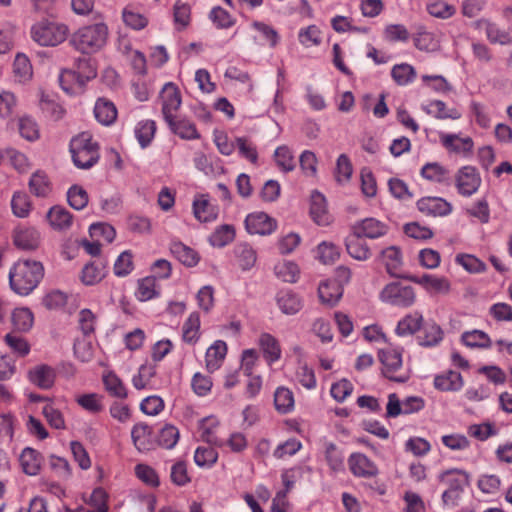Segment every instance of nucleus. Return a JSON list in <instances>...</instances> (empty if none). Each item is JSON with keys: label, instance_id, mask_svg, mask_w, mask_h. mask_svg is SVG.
<instances>
[{"label": "nucleus", "instance_id": "obj_1", "mask_svg": "<svg viewBox=\"0 0 512 512\" xmlns=\"http://www.w3.org/2000/svg\"><path fill=\"white\" fill-rule=\"evenodd\" d=\"M44 276V267L35 260H18L9 272L11 289L21 295H29Z\"/></svg>", "mask_w": 512, "mask_h": 512}, {"label": "nucleus", "instance_id": "obj_2", "mask_svg": "<svg viewBox=\"0 0 512 512\" xmlns=\"http://www.w3.org/2000/svg\"><path fill=\"white\" fill-rule=\"evenodd\" d=\"M107 26L103 23L84 26L74 32L69 43L82 54L90 55L98 52L106 43Z\"/></svg>", "mask_w": 512, "mask_h": 512}, {"label": "nucleus", "instance_id": "obj_3", "mask_svg": "<svg viewBox=\"0 0 512 512\" xmlns=\"http://www.w3.org/2000/svg\"><path fill=\"white\" fill-rule=\"evenodd\" d=\"M68 27L56 21L42 19L32 25L30 34L33 41L43 47H55L68 36Z\"/></svg>", "mask_w": 512, "mask_h": 512}, {"label": "nucleus", "instance_id": "obj_4", "mask_svg": "<svg viewBox=\"0 0 512 512\" xmlns=\"http://www.w3.org/2000/svg\"><path fill=\"white\" fill-rule=\"evenodd\" d=\"M70 151L74 164L81 169L91 168L99 159L98 144L92 141L88 132H83L71 140Z\"/></svg>", "mask_w": 512, "mask_h": 512}, {"label": "nucleus", "instance_id": "obj_5", "mask_svg": "<svg viewBox=\"0 0 512 512\" xmlns=\"http://www.w3.org/2000/svg\"><path fill=\"white\" fill-rule=\"evenodd\" d=\"M96 76L97 70L92 60L89 58H78L75 62V70H62L59 75V82L63 90L69 92L71 87L66 86V82L75 81L79 87H82Z\"/></svg>", "mask_w": 512, "mask_h": 512}, {"label": "nucleus", "instance_id": "obj_6", "mask_svg": "<svg viewBox=\"0 0 512 512\" xmlns=\"http://www.w3.org/2000/svg\"><path fill=\"white\" fill-rule=\"evenodd\" d=\"M380 299L390 305L407 308L415 303L416 294L412 286L392 282L380 292Z\"/></svg>", "mask_w": 512, "mask_h": 512}, {"label": "nucleus", "instance_id": "obj_7", "mask_svg": "<svg viewBox=\"0 0 512 512\" xmlns=\"http://www.w3.org/2000/svg\"><path fill=\"white\" fill-rule=\"evenodd\" d=\"M379 360L383 365L382 373L391 381L404 383L409 379V373L403 370L402 353L395 349H381Z\"/></svg>", "mask_w": 512, "mask_h": 512}, {"label": "nucleus", "instance_id": "obj_8", "mask_svg": "<svg viewBox=\"0 0 512 512\" xmlns=\"http://www.w3.org/2000/svg\"><path fill=\"white\" fill-rule=\"evenodd\" d=\"M455 185L460 195L470 197L479 189L481 177L476 168L464 166L455 175Z\"/></svg>", "mask_w": 512, "mask_h": 512}, {"label": "nucleus", "instance_id": "obj_9", "mask_svg": "<svg viewBox=\"0 0 512 512\" xmlns=\"http://www.w3.org/2000/svg\"><path fill=\"white\" fill-rule=\"evenodd\" d=\"M405 279L421 285L428 293L434 295H448L451 291L450 281L442 276L423 274L422 276L408 275Z\"/></svg>", "mask_w": 512, "mask_h": 512}, {"label": "nucleus", "instance_id": "obj_10", "mask_svg": "<svg viewBox=\"0 0 512 512\" xmlns=\"http://www.w3.org/2000/svg\"><path fill=\"white\" fill-rule=\"evenodd\" d=\"M160 99L164 120L175 116L182 103L178 87L172 82L166 83L160 92Z\"/></svg>", "mask_w": 512, "mask_h": 512}, {"label": "nucleus", "instance_id": "obj_11", "mask_svg": "<svg viewBox=\"0 0 512 512\" xmlns=\"http://www.w3.org/2000/svg\"><path fill=\"white\" fill-rule=\"evenodd\" d=\"M416 206L422 214L431 217H444L452 212L451 203L441 197H423Z\"/></svg>", "mask_w": 512, "mask_h": 512}, {"label": "nucleus", "instance_id": "obj_12", "mask_svg": "<svg viewBox=\"0 0 512 512\" xmlns=\"http://www.w3.org/2000/svg\"><path fill=\"white\" fill-rule=\"evenodd\" d=\"M27 378L33 385L42 390H49L54 386L56 380V371L47 364H39L30 368L27 372Z\"/></svg>", "mask_w": 512, "mask_h": 512}, {"label": "nucleus", "instance_id": "obj_13", "mask_svg": "<svg viewBox=\"0 0 512 512\" xmlns=\"http://www.w3.org/2000/svg\"><path fill=\"white\" fill-rule=\"evenodd\" d=\"M250 234L268 235L276 228V221L264 212L251 213L245 219Z\"/></svg>", "mask_w": 512, "mask_h": 512}, {"label": "nucleus", "instance_id": "obj_14", "mask_svg": "<svg viewBox=\"0 0 512 512\" xmlns=\"http://www.w3.org/2000/svg\"><path fill=\"white\" fill-rule=\"evenodd\" d=\"M350 471L357 477L371 478L378 474V468L366 455L353 453L348 459Z\"/></svg>", "mask_w": 512, "mask_h": 512}, {"label": "nucleus", "instance_id": "obj_15", "mask_svg": "<svg viewBox=\"0 0 512 512\" xmlns=\"http://www.w3.org/2000/svg\"><path fill=\"white\" fill-rule=\"evenodd\" d=\"M352 231L361 237L376 239L387 233L388 226L375 218H366L355 223L352 226Z\"/></svg>", "mask_w": 512, "mask_h": 512}, {"label": "nucleus", "instance_id": "obj_16", "mask_svg": "<svg viewBox=\"0 0 512 512\" xmlns=\"http://www.w3.org/2000/svg\"><path fill=\"white\" fill-rule=\"evenodd\" d=\"M28 188L35 197L48 198L52 193L53 185L45 171L36 170L29 179Z\"/></svg>", "mask_w": 512, "mask_h": 512}, {"label": "nucleus", "instance_id": "obj_17", "mask_svg": "<svg viewBox=\"0 0 512 512\" xmlns=\"http://www.w3.org/2000/svg\"><path fill=\"white\" fill-rule=\"evenodd\" d=\"M417 336V341L420 346L434 347L438 345L444 336L442 328L433 321L423 322Z\"/></svg>", "mask_w": 512, "mask_h": 512}, {"label": "nucleus", "instance_id": "obj_18", "mask_svg": "<svg viewBox=\"0 0 512 512\" xmlns=\"http://www.w3.org/2000/svg\"><path fill=\"white\" fill-rule=\"evenodd\" d=\"M134 446L139 452H147L152 449V428L146 423L134 425L131 431Z\"/></svg>", "mask_w": 512, "mask_h": 512}, {"label": "nucleus", "instance_id": "obj_19", "mask_svg": "<svg viewBox=\"0 0 512 512\" xmlns=\"http://www.w3.org/2000/svg\"><path fill=\"white\" fill-rule=\"evenodd\" d=\"M440 141L450 152L462 154L463 156H467L473 148V141L470 137L461 138L455 134H441Z\"/></svg>", "mask_w": 512, "mask_h": 512}, {"label": "nucleus", "instance_id": "obj_20", "mask_svg": "<svg viewBox=\"0 0 512 512\" xmlns=\"http://www.w3.org/2000/svg\"><path fill=\"white\" fill-rule=\"evenodd\" d=\"M39 243L40 234L34 228L24 227L14 232V244L22 250H35Z\"/></svg>", "mask_w": 512, "mask_h": 512}, {"label": "nucleus", "instance_id": "obj_21", "mask_svg": "<svg viewBox=\"0 0 512 512\" xmlns=\"http://www.w3.org/2000/svg\"><path fill=\"white\" fill-rule=\"evenodd\" d=\"M356 232H353L346 238V250L348 254L356 260L365 261L369 259L371 253L367 243Z\"/></svg>", "mask_w": 512, "mask_h": 512}, {"label": "nucleus", "instance_id": "obj_22", "mask_svg": "<svg viewBox=\"0 0 512 512\" xmlns=\"http://www.w3.org/2000/svg\"><path fill=\"white\" fill-rule=\"evenodd\" d=\"M171 131L182 139L193 140L200 138L194 123L187 119H176L175 116L165 120Z\"/></svg>", "mask_w": 512, "mask_h": 512}, {"label": "nucleus", "instance_id": "obj_23", "mask_svg": "<svg viewBox=\"0 0 512 512\" xmlns=\"http://www.w3.org/2000/svg\"><path fill=\"white\" fill-rule=\"evenodd\" d=\"M227 354V345L222 340L215 341L206 351V368L214 372L221 366Z\"/></svg>", "mask_w": 512, "mask_h": 512}, {"label": "nucleus", "instance_id": "obj_24", "mask_svg": "<svg viewBox=\"0 0 512 512\" xmlns=\"http://www.w3.org/2000/svg\"><path fill=\"white\" fill-rule=\"evenodd\" d=\"M94 115L98 122L109 126L117 118V109L112 101L106 98H99L94 106Z\"/></svg>", "mask_w": 512, "mask_h": 512}, {"label": "nucleus", "instance_id": "obj_25", "mask_svg": "<svg viewBox=\"0 0 512 512\" xmlns=\"http://www.w3.org/2000/svg\"><path fill=\"white\" fill-rule=\"evenodd\" d=\"M259 345L268 364H272L281 358L280 344L271 334H261L259 338Z\"/></svg>", "mask_w": 512, "mask_h": 512}, {"label": "nucleus", "instance_id": "obj_26", "mask_svg": "<svg viewBox=\"0 0 512 512\" xmlns=\"http://www.w3.org/2000/svg\"><path fill=\"white\" fill-rule=\"evenodd\" d=\"M310 214L318 225H328L331 221L326 207V200L319 192H314L311 196Z\"/></svg>", "mask_w": 512, "mask_h": 512}, {"label": "nucleus", "instance_id": "obj_27", "mask_svg": "<svg viewBox=\"0 0 512 512\" xmlns=\"http://www.w3.org/2000/svg\"><path fill=\"white\" fill-rule=\"evenodd\" d=\"M20 464L24 473L30 476L37 475L41 468V454L33 448L26 447L20 455Z\"/></svg>", "mask_w": 512, "mask_h": 512}, {"label": "nucleus", "instance_id": "obj_28", "mask_svg": "<svg viewBox=\"0 0 512 512\" xmlns=\"http://www.w3.org/2000/svg\"><path fill=\"white\" fill-rule=\"evenodd\" d=\"M106 264L102 260L87 263L81 272V281L85 285H94L105 277Z\"/></svg>", "mask_w": 512, "mask_h": 512}, {"label": "nucleus", "instance_id": "obj_29", "mask_svg": "<svg viewBox=\"0 0 512 512\" xmlns=\"http://www.w3.org/2000/svg\"><path fill=\"white\" fill-rule=\"evenodd\" d=\"M440 480L448 486L447 489L462 493L469 484V475L463 470L452 469L442 473Z\"/></svg>", "mask_w": 512, "mask_h": 512}, {"label": "nucleus", "instance_id": "obj_30", "mask_svg": "<svg viewBox=\"0 0 512 512\" xmlns=\"http://www.w3.org/2000/svg\"><path fill=\"white\" fill-rule=\"evenodd\" d=\"M343 294L342 286L336 281H325L318 287V295L322 303L333 306Z\"/></svg>", "mask_w": 512, "mask_h": 512}, {"label": "nucleus", "instance_id": "obj_31", "mask_svg": "<svg viewBox=\"0 0 512 512\" xmlns=\"http://www.w3.org/2000/svg\"><path fill=\"white\" fill-rule=\"evenodd\" d=\"M170 251L179 262L187 267H193L199 261L198 254L180 241H172Z\"/></svg>", "mask_w": 512, "mask_h": 512}, {"label": "nucleus", "instance_id": "obj_32", "mask_svg": "<svg viewBox=\"0 0 512 512\" xmlns=\"http://www.w3.org/2000/svg\"><path fill=\"white\" fill-rule=\"evenodd\" d=\"M383 263L386 267V271L389 275L393 277H403L398 274L401 266H402V256L401 251L396 246H390L384 249L381 253Z\"/></svg>", "mask_w": 512, "mask_h": 512}, {"label": "nucleus", "instance_id": "obj_33", "mask_svg": "<svg viewBox=\"0 0 512 512\" xmlns=\"http://www.w3.org/2000/svg\"><path fill=\"white\" fill-rule=\"evenodd\" d=\"M423 316L420 312H413L403 317L397 324L395 332L398 336L413 335L420 330Z\"/></svg>", "mask_w": 512, "mask_h": 512}, {"label": "nucleus", "instance_id": "obj_34", "mask_svg": "<svg viewBox=\"0 0 512 512\" xmlns=\"http://www.w3.org/2000/svg\"><path fill=\"white\" fill-rule=\"evenodd\" d=\"M279 309L287 315H294L302 308L301 299L291 291H281L277 296Z\"/></svg>", "mask_w": 512, "mask_h": 512}, {"label": "nucleus", "instance_id": "obj_35", "mask_svg": "<svg viewBox=\"0 0 512 512\" xmlns=\"http://www.w3.org/2000/svg\"><path fill=\"white\" fill-rule=\"evenodd\" d=\"M434 386L441 391H457L462 388L463 380L459 372L449 371L434 379Z\"/></svg>", "mask_w": 512, "mask_h": 512}, {"label": "nucleus", "instance_id": "obj_36", "mask_svg": "<svg viewBox=\"0 0 512 512\" xmlns=\"http://www.w3.org/2000/svg\"><path fill=\"white\" fill-rule=\"evenodd\" d=\"M193 213L199 221L211 222L217 218L218 210L204 196H201L193 202Z\"/></svg>", "mask_w": 512, "mask_h": 512}, {"label": "nucleus", "instance_id": "obj_37", "mask_svg": "<svg viewBox=\"0 0 512 512\" xmlns=\"http://www.w3.org/2000/svg\"><path fill=\"white\" fill-rule=\"evenodd\" d=\"M50 225L55 229H66L72 224V214L61 206L52 207L47 213Z\"/></svg>", "mask_w": 512, "mask_h": 512}, {"label": "nucleus", "instance_id": "obj_38", "mask_svg": "<svg viewBox=\"0 0 512 512\" xmlns=\"http://www.w3.org/2000/svg\"><path fill=\"white\" fill-rule=\"evenodd\" d=\"M421 176L432 182L445 183L449 180V171L439 163L432 162L422 167Z\"/></svg>", "mask_w": 512, "mask_h": 512}, {"label": "nucleus", "instance_id": "obj_39", "mask_svg": "<svg viewBox=\"0 0 512 512\" xmlns=\"http://www.w3.org/2000/svg\"><path fill=\"white\" fill-rule=\"evenodd\" d=\"M274 404L279 413L291 412L294 408L293 392L286 387H278L274 393Z\"/></svg>", "mask_w": 512, "mask_h": 512}, {"label": "nucleus", "instance_id": "obj_40", "mask_svg": "<svg viewBox=\"0 0 512 512\" xmlns=\"http://www.w3.org/2000/svg\"><path fill=\"white\" fill-rule=\"evenodd\" d=\"M200 316L198 312H193L184 322L182 328V338L189 344H195L199 339Z\"/></svg>", "mask_w": 512, "mask_h": 512}, {"label": "nucleus", "instance_id": "obj_41", "mask_svg": "<svg viewBox=\"0 0 512 512\" xmlns=\"http://www.w3.org/2000/svg\"><path fill=\"white\" fill-rule=\"evenodd\" d=\"M464 345L471 348H487L491 345L490 337L481 330L466 331L461 336Z\"/></svg>", "mask_w": 512, "mask_h": 512}, {"label": "nucleus", "instance_id": "obj_42", "mask_svg": "<svg viewBox=\"0 0 512 512\" xmlns=\"http://www.w3.org/2000/svg\"><path fill=\"white\" fill-rule=\"evenodd\" d=\"M156 132V123L153 120H144L137 124L135 136L142 148L147 147Z\"/></svg>", "mask_w": 512, "mask_h": 512}, {"label": "nucleus", "instance_id": "obj_43", "mask_svg": "<svg viewBox=\"0 0 512 512\" xmlns=\"http://www.w3.org/2000/svg\"><path fill=\"white\" fill-rule=\"evenodd\" d=\"M33 313L28 308H17L12 313V323L16 330L27 332L33 325Z\"/></svg>", "mask_w": 512, "mask_h": 512}, {"label": "nucleus", "instance_id": "obj_44", "mask_svg": "<svg viewBox=\"0 0 512 512\" xmlns=\"http://www.w3.org/2000/svg\"><path fill=\"white\" fill-rule=\"evenodd\" d=\"M274 158L277 166L283 172L293 171L296 167V161L289 147L283 145L279 146L274 153Z\"/></svg>", "mask_w": 512, "mask_h": 512}, {"label": "nucleus", "instance_id": "obj_45", "mask_svg": "<svg viewBox=\"0 0 512 512\" xmlns=\"http://www.w3.org/2000/svg\"><path fill=\"white\" fill-rule=\"evenodd\" d=\"M31 201L25 192H15L11 200L12 211L15 216L24 218L27 217L31 210Z\"/></svg>", "mask_w": 512, "mask_h": 512}, {"label": "nucleus", "instance_id": "obj_46", "mask_svg": "<svg viewBox=\"0 0 512 512\" xmlns=\"http://www.w3.org/2000/svg\"><path fill=\"white\" fill-rule=\"evenodd\" d=\"M391 76L398 85H407L414 80L416 72L411 65L402 63L392 68Z\"/></svg>", "mask_w": 512, "mask_h": 512}, {"label": "nucleus", "instance_id": "obj_47", "mask_svg": "<svg viewBox=\"0 0 512 512\" xmlns=\"http://www.w3.org/2000/svg\"><path fill=\"white\" fill-rule=\"evenodd\" d=\"M67 200L69 205L75 210H82L88 204V194L86 190L79 186L73 185L67 192Z\"/></svg>", "mask_w": 512, "mask_h": 512}, {"label": "nucleus", "instance_id": "obj_48", "mask_svg": "<svg viewBox=\"0 0 512 512\" xmlns=\"http://www.w3.org/2000/svg\"><path fill=\"white\" fill-rule=\"evenodd\" d=\"M276 276L284 282L294 283L299 276V268L297 264L291 261L279 263L274 268Z\"/></svg>", "mask_w": 512, "mask_h": 512}, {"label": "nucleus", "instance_id": "obj_49", "mask_svg": "<svg viewBox=\"0 0 512 512\" xmlns=\"http://www.w3.org/2000/svg\"><path fill=\"white\" fill-rule=\"evenodd\" d=\"M179 437V430L171 424H166L159 431L158 444L165 449H172L177 444Z\"/></svg>", "mask_w": 512, "mask_h": 512}, {"label": "nucleus", "instance_id": "obj_50", "mask_svg": "<svg viewBox=\"0 0 512 512\" xmlns=\"http://www.w3.org/2000/svg\"><path fill=\"white\" fill-rule=\"evenodd\" d=\"M105 389L110 395L117 398H126L127 391L120 378L114 373H108L103 376Z\"/></svg>", "mask_w": 512, "mask_h": 512}, {"label": "nucleus", "instance_id": "obj_51", "mask_svg": "<svg viewBox=\"0 0 512 512\" xmlns=\"http://www.w3.org/2000/svg\"><path fill=\"white\" fill-rule=\"evenodd\" d=\"M235 237V229L232 225H222L210 236V243L215 247H223L232 242Z\"/></svg>", "mask_w": 512, "mask_h": 512}, {"label": "nucleus", "instance_id": "obj_52", "mask_svg": "<svg viewBox=\"0 0 512 512\" xmlns=\"http://www.w3.org/2000/svg\"><path fill=\"white\" fill-rule=\"evenodd\" d=\"M134 269L133 254L131 251L126 250L122 252L114 263V274L118 277H125L129 275Z\"/></svg>", "mask_w": 512, "mask_h": 512}, {"label": "nucleus", "instance_id": "obj_53", "mask_svg": "<svg viewBox=\"0 0 512 512\" xmlns=\"http://www.w3.org/2000/svg\"><path fill=\"white\" fill-rule=\"evenodd\" d=\"M236 148L241 157L256 164L258 160V152L256 145L246 137H237L235 139Z\"/></svg>", "mask_w": 512, "mask_h": 512}, {"label": "nucleus", "instance_id": "obj_54", "mask_svg": "<svg viewBox=\"0 0 512 512\" xmlns=\"http://www.w3.org/2000/svg\"><path fill=\"white\" fill-rule=\"evenodd\" d=\"M157 295L155 277H145L138 281L136 296L140 301H148Z\"/></svg>", "mask_w": 512, "mask_h": 512}, {"label": "nucleus", "instance_id": "obj_55", "mask_svg": "<svg viewBox=\"0 0 512 512\" xmlns=\"http://www.w3.org/2000/svg\"><path fill=\"white\" fill-rule=\"evenodd\" d=\"M238 263L243 270H248L254 266L256 262V252L248 244H240L235 250Z\"/></svg>", "mask_w": 512, "mask_h": 512}, {"label": "nucleus", "instance_id": "obj_56", "mask_svg": "<svg viewBox=\"0 0 512 512\" xmlns=\"http://www.w3.org/2000/svg\"><path fill=\"white\" fill-rule=\"evenodd\" d=\"M156 375V367L151 364H143L138 370V374L133 376L132 383L137 390L148 386L151 379Z\"/></svg>", "mask_w": 512, "mask_h": 512}, {"label": "nucleus", "instance_id": "obj_57", "mask_svg": "<svg viewBox=\"0 0 512 512\" xmlns=\"http://www.w3.org/2000/svg\"><path fill=\"white\" fill-rule=\"evenodd\" d=\"M190 16V6L180 0L176 1L173 7V17L178 30H182L189 25Z\"/></svg>", "mask_w": 512, "mask_h": 512}, {"label": "nucleus", "instance_id": "obj_58", "mask_svg": "<svg viewBox=\"0 0 512 512\" xmlns=\"http://www.w3.org/2000/svg\"><path fill=\"white\" fill-rule=\"evenodd\" d=\"M325 458L333 471L344 469V456L334 443H328L326 445Z\"/></svg>", "mask_w": 512, "mask_h": 512}, {"label": "nucleus", "instance_id": "obj_59", "mask_svg": "<svg viewBox=\"0 0 512 512\" xmlns=\"http://www.w3.org/2000/svg\"><path fill=\"white\" fill-rule=\"evenodd\" d=\"M76 401L83 409L90 413H98L103 410L102 396L96 393L81 395Z\"/></svg>", "mask_w": 512, "mask_h": 512}, {"label": "nucleus", "instance_id": "obj_60", "mask_svg": "<svg viewBox=\"0 0 512 512\" xmlns=\"http://www.w3.org/2000/svg\"><path fill=\"white\" fill-rule=\"evenodd\" d=\"M218 458V453L212 447H198L194 454L195 463L200 466H211Z\"/></svg>", "mask_w": 512, "mask_h": 512}, {"label": "nucleus", "instance_id": "obj_61", "mask_svg": "<svg viewBox=\"0 0 512 512\" xmlns=\"http://www.w3.org/2000/svg\"><path fill=\"white\" fill-rule=\"evenodd\" d=\"M40 108L43 112L47 113L50 117L57 120L60 119L64 114L63 107L58 104L49 95L42 94L40 99Z\"/></svg>", "mask_w": 512, "mask_h": 512}, {"label": "nucleus", "instance_id": "obj_62", "mask_svg": "<svg viewBox=\"0 0 512 512\" xmlns=\"http://www.w3.org/2000/svg\"><path fill=\"white\" fill-rule=\"evenodd\" d=\"M215 426V420L213 418L202 419L200 422L201 438L203 441L209 444L221 446L223 444V441L219 440L215 435L213 431V428Z\"/></svg>", "mask_w": 512, "mask_h": 512}, {"label": "nucleus", "instance_id": "obj_63", "mask_svg": "<svg viewBox=\"0 0 512 512\" xmlns=\"http://www.w3.org/2000/svg\"><path fill=\"white\" fill-rule=\"evenodd\" d=\"M298 38L300 43L305 47L317 46L321 43L320 30L315 25L301 29Z\"/></svg>", "mask_w": 512, "mask_h": 512}, {"label": "nucleus", "instance_id": "obj_64", "mask_svg": "<svg viewBox=\"0 0 512 512\" xmlns=\"http://www.w3.org/2000/svg\"><path fill=\"white\" fill-rule=\"evenodd\" d=\"M210 19L218 28H230L234 25L235 20L228 11L220 6L214 7L210 12Z\"/></svg>", "mask_w": 512, "mask_h": 512}]
</instances>
